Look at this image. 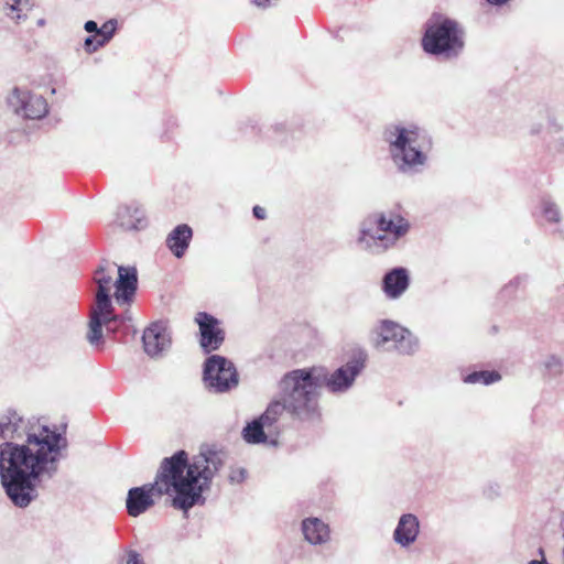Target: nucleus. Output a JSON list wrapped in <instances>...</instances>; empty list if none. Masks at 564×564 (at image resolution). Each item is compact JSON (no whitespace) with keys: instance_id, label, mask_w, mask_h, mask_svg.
Instances as JSON below:
<instances>
[{"instance_id":"obj_18","label":"nucleus","mask_w":564,"mask_h":564,"mask_svg":"<svg viewBox=\"0 0 564 564\" xmlns=\"http://www.w3.org/2000/svg\"><path fill=\"white\" fill-rule=\"evenodd\" d=\"M193 230L188 225L176 226L166 238V246L176 258H182L188 248Z\"/></svg>"},{"instance_id":"obj_4","label":"nucleus","mask_w":564,"mask_h":564,"mask_svg":"<svg viewBox=\"0 0 564 564\" xmlns=\"http://www.w3.org/2000/svg\"><path fill=\"white\" fill-rule=\"evenodd\" d=\"M383 139L398 172L413 176L424 170L427 154L424 151L425 137L422 130L415 126L391 124L386 128Z\"/></svg>"},{"instance_id":"obj_35","label":"nucleus","mask_w":564,"mask_h":564,"mask_svg":"<svg viewBox=\"0 0 564 564\" xmlns=\"http://www.w3.org/2000/svg\"><path fill=\"white\" fill-rule=\"evenodd\" d=\"M488 2L492 3V4H503L506 3L508 0H487Z\"/></svg>"},{"instance_id":"obj_33","label":"nucleus","mask_w":564,"mask_h":564,"mask_svg":"<svg viewBox=\"0 0 564 564\" xmlns=\"http://www.w3.org/2000/svg\"><path fill=\"white\" fill-rule=\"evenodd\" d=\"M253 215L254 217H257L258 219H264L265 218V209L260 207V206H254L253 207Z\"/></svg>"},{"instance_id":"obj_3","label":"nucleus","mask_w":564,"mask_h":564,"mask_svg":"<svg viewBox=\"0 0 564 564\" xmlns=\"http://www.w3.org/2000/svg\"><path fill=\"white\" fill-rule=\"evenodd\" d=\"M366 351L358 350L346 364L329 375L323 367L288 372L283 377V387L288 395L289 409L301 421H317L321 416L318 406L321 387L325 386L333 393L346 392L366 367Z\"/></svg>"},{"instance_id":"obj_8","label":"nucleus","mask_w":564,"mask_h":564,"mask_svg":"<svg viewBox=\"0 0 564 564\" xmlns=\"http://www.w3.org/2000/svg\"><path fill=\"white\" fill-rule=\"evenodd\" d=\"M7 102L15 115L25 119H41L48 111L46 100L26 88L14 87L7 97Z\"/></svg>"},{"instance_id":"obj_12","label":"nucleus","mask_w":564,"mask_h":564,"mask_svg":"<svg viewBox=\"0 0 564 564\" xmlns=\"http://www.w3.org/2000/svg\"><path fill=\"white\" fill-rule=\"evenodd\" d=\"M420 531L419 518L414 513H403L393 531V542L402 549H408L416 542Z\"/></svg>"},{"instance_id":"obj_31","label":"nucleus","mask_w":564,"mask_h":564,"mask_svg":"<svg viewBox=\"0 0 564 564\" xmlns=\"http://www.w3.org/2000/svg\"><path fill=\"white\" fill-rule=\"evenodd\" d=\"M561 366H562V361L558 357L556 356H550L546 361H545V367L547 369H556V370H560L561 369Z\"/></svg>"},{"instance_id":"obj_26","label":"nucleus","mask_w":564,"mask_h":564,"mask_svg":"<svg viewBox=\"0 0 564 564\" xmlns=\"http://www.w3.org/2000/svg\"><path fill=\"white\" fill-rule=\"evenodd\" d=\"M541 207H542V214L547 221L555 223V224L561 221L562 215H561L560 207L557 206L556 203H554L551 199L545 198L542 200Z\"/></svg>"},{"instance_id":"obj_17","label":"nucleus","mask_w":564,"mask_h":564,"mask_svg":"<svg viewBox=\"0 0 564 564\" xmlns=\"http://www.w3.org/2000/svg\"><path fill=\"white\" fill-rule=\"evenodd\" d=\"M409 286L408 271L395 268L386 273L382 281V290L389 299L400 297Z\"/></svg>"},{"instance_id":"obj_36","label":"nucleus","mask_w":564,"mask_h":564,"mask_svg":"<svg viewBox=\"0 0 564 564\" xmlns=\"http://www.w3.org/2000/svg\"><path fill=\"white\" fill-rule=\"evenodd\" d=\"M36 24L40 25V26H43L45 24V19H39L36 21Z\"/></svg>"},{"instance_id":"obj_28","label":"nucleus","mask_w":564,"mask_h":564,"mask_svg":"<svg viewBox=\"0 0 564 564\" xmlns=\"http://www.w3.org/2000/svg\"><path fill=\"white\" fill-rule=\"evenodd\" d=\"M111 37H85L84 47L87 53H94L98 47L108 43Z\"/></svg>"},{"instance_id":"obj_14","label":"nucleus","mask_w":564,"mask_h":564,"mask_svg":"<svg viewBox=\"0 0 564 564\" xmlns=\"http://www.w3.org/2000/svg\"><path fill=\"white\" fill-rule=\"evenodd\" d=\"M116 271L118 273V279L115 283L116 300L120 304L129 303L137 290V270L133 267L119 265L116 268Z\"/></svg>"},{"instance_id":"obj_13","label":"nucleus","mask_w":564,"mask_h":564,"mask_svg":"<svg viewBox=\"0 0 564 564\" xmlns=\"http://www.w3.org/2000/svg\"><path fill=\"white\" fill-rule=\"evenodd\" d=\"M422 47L427 54L447 59L462 52L464 42L462 37H422Z\"/></svg>"},{"instance_id":"obj_5","label":"nucleus","mask_w":564,"mask_h":564,"mask_svg":"<svg viewBox=\"0 0 564 564\" xmlns=\"http://www.w3.org/2000/svg\"><path fill=\"white\" fill-rule=\"evenodd\" d=\"M410 228L409 220L398 213H375L361 221L357 243L361 249L381 253L393 248Z\"/></svg>"},{"instance_id":"obj_20","label":"nucleus","mask_w":564,"mask_h":564,"mask_svg":"<svg viewBox=\"0 0 564 564\" xmlns=\"http://www.w3.org/2000/svg\"><path fill=\"white\" fill-rule=\"evenodd\" d=\"M32 7L31 0H3L2 10L6 17L19 23L26 19V11Z\"/></svg>"},{"instance_id":"obj_32","label":"nucleus","mask_w":564,"mask_h":564,"mask_svg":"<svg viewBox=\"0 0 564 564\" xmlns=\"http://www.w3.org/2000/svg\"><path fill=\"white\" fill-rule=\"evenodd\" d=\"M84 30L89 33V34H93V35H96L97 33H99V26L98 24L93 21V20H89L87 22H85L84 24Z\"/></svg>"},{"instance_id":"obj_21","label":"nucleus","mask_w":564,"mask_h":564,"mask_svg":"<svg viewBox=\"0 0 564 564\" xmlns=\"http://www.w3.org/2000/svg\"><path fill=\"white\" fill-rule=\"evenodd\" d=\"M117 265L115 263L106 262L100 265L95 273V282L98 285L97 293L109 294L112 285V276L116 272Z\"/></svg>"},{"instance_id":"obj_11","label":"nucleus","mask_w":564,"mask_h":564,"mask_svg":"<svg viewBox=\"0 0 564 564\" xmlns=\"http://www.w3.org/2000/svg\"><path fill=\"white\" fill-rule=\"evenodd\" d=\"M144 351L152 358L161 357L171 346V335L162 322L151 324L142 336Z\"/></svg>"},{"instance_id":"obj_30","label":"nucleus","mask_w":564,"mask_h":564,"mask_svg":"<svg viewBox=\"0 0 564 564\" xmlns=\"http://www.w3.org/2000/svg\"><path fill=\"white\" fill-rule=\"evenodd\" d=\"M123 564H144V561L138 552L129 551L126 555Z\"/></svg>"},{"instance_id":"obj_7","label":"nucleus","mask_w":564,"mask_h":564,"mask_svg":"<svg viewBox=\"0 0 564 564\" xmlns=\"http://www.w3.org/2000/svg\"><path fill=\"white\" fill-rule=\"evenodd\" d=\"M204 382L210 392L224 393L238 386V373L227 358L213 355L205 361Z\"/></svg>"},{"instance_id":"obj_19","label":"nucleus","mask_w":564,"mask_h":564,"mask_svg":"<svg viewBox=\"0 0 564 564\" xmlns=\"http://www.w3.org/2000/svg\"><path fill=\"white\" fill-rule=\"evenodd\" d=\"M118 220L127 230H139L145 227L147 220L143 210L137 205H127L118 210Z\"/></svg>"},{"instance_id":"obj_22","label":"nucleus","mask_w":564,"mask_h":564,"mask_svg":"<svg viewBox=\"0 0 564 564\" xmlns=\"http://www.w3.org/2000/svg\"><path fill=\"white\" fill-rule=\"evenodd\" d=\"M281 389H282V392H283V395H284V402L281 403V402H273L271 403L268 409L265 410V412L260 416L261 421H263L268 427L272 426L278 417L283 413L284 410H288L289 412H291L296 419H299L288 406V401H286V392L284 390V387H283V379L281 380Z\"/></svg>"},{"instance_id":"obj_29","label":"nucleus","mask_w":564,"mask_h":564,"mask_svg":"<svg viewBox=\"0 0 564 564\" xmlns=\"http://www.w3.org/2000/svg\"><path fill=\"white\" fill-rule=\"evenodd\" d=\"M247 471L242 467L231 468L228 475V479L230 484L238 485L241 484L246 479Z\"/></svg>"},{"instance_id":"obj_24","label":"nucleus","mask_w":564,"mask_h":564,"mask_svg":"<svg viewBox=\"0 0 564 564\" xmlns=\"http://www.w3.org/2000/svg\"><path fill=\"white\" fill-rule=\"evenodd\" d=\"M552 118L549 111L542 110L536 115L530 118L528 124V131L531 135H539L545 128L546 124L551 122Z\"/></svg>"},{"instance_id":"obj_16","label":"nucleus","mask_w":564,"mask_h":564,"mask_svg":"<svg viewBox=\"0 0 564 564\" xmlns=\"http://www.w3.org/2000/svg\"><path fill=\"white\" fill-rule=\"evenodd\" d=\"M463 30L459 24L441 13H433L424 24L422 35H460Z\"/></svg>"},{"instance_id":"obj_2","label":"nucleus","mask_w":564,"mask_h":564,"mask_svg":"<svg viewBox=\"0 0 564 564\" xmlns=\"http://www.w3.org/2000/svg\"><path fill=\"white\" fill-rule=\"evenodd\" d=\"M227 454L216 447H204L188 462L185 451L165 457L153 484L129 489L126 500L128 514L139 517L154 505L153 496L172 497L175 509L187 512L204 505V492L210 489L212 480L225 466Z\"/></svg>"},{"instance_id":"obj_9","label":"nucleus","mask_w":564,"mask_h":564,"mask_svg":"<svg viewBox=\"0 0 564 564\" xmlns=\"http://www.w3.org/2000/svg\"><path fill=\"white\" fill-rule=\"evenodd\" d=\"M112 304L109 294L97 293L96 304L91 310L89 330L87 340L90 345H98L102 338V325H106L108 330H112L110 324L118 322L121 318L112 313Z\"/></svg>"},{"instance_id":"obj_6","label":"nucleus","mask_w":564,"mask_h":564,"mask_svg":"<svg viewBox=\"0 0 564 564\" xmlns=\"http://www.w3.org/2000/svg\"><path fill=\"white\" fill-rule=\"evenodd\" d=\"M370 337L377 348L395 349L402 355H412L419 348L417 338L409 329L389 319L380 321Z\"/></svg>"},{"instance_id":"obj_27","label":"nucleus","mask_w":564,"mask_h":564,"mask_svg":"<svg viewBox=\"0 0 564 564\" xmlns=\"http://www.w3.org/2000/svg\"><path fill=\"white\" fill-rule=\"evenodd\" d=\"M122 24L123 22L118 19H109L99 28V33L96 35H115L117 31L122 30Z\"/></svg>"},{"instance_id":"obj_1","label":"nucleus","mask_w":564,"mask_h":564,"mask_svg":"<svg viewBox=\"0 0 564 564\" xmlns=\"http://www.w3.org/2000/svg\"><path fill=\"white\" fill-rule=\"evenodd\" d=\"M0 481L17 508H28L39 497L35 481L52 479L58 471L68 442L62 431L32 424L17 411L0 415Z\"/></svg>"},{"instance_id":"obj_15","label":"nucleus","mask_w":564,"mask_h":564,"mask_svg":"<svg viewBox=\"0 0 564 564\" xmlns=\"http://www.w3.org/2000/svg\"><path fill=\"white\" fill-rule=\"evenodd\" d=\"M301 531L304 540L313 546H322L330 541V528L328 523L316 517L302 520Z\"/></svg>"},{"instance_id":"obj_25","label":"nucleus","mask_w":564,"mask_h":564,"mask_svg":"<svg viewBox=\"0 0 564 564\" xmlns=\"http://www.w3.org/2000/svg\"><path fill=\"white\" fill-rule=\"evenodd\" d=\"M501 379V376L496 371H475L467 375L464 379L466 383H482L490 384Z\"/></svg>"},{"instance_id":"obj_34","label":"nucleus","mask_w":564,"mask_h":564,"mask_svg":"<svg viewBox=\"0 0 564 564\" xmlns=\"http://www.w3.org/2000/svg\"><path fill=\"white\" fill-rule=\"evenodd\" d=\"M521 283V279L520 278H516L514 280H512L510 283H509V286H513V288H517L519 286Z\"/></svg>"},{"instance_id":"obj_10","label":"nucleus","mask_w":564,"mask_h":564,"mask_svg":"<svg viewBox=\"0 0 564 564\" xmlns=\"http://www.w3.org/2000/svg\"><path fill=\"white\" fill-rule=\"evenodd\" d=\"M194 321L198 325L202 349L207 354L217 350L225 339L219 321L206 312H198Z\"/></svg>"},{"instance_id":"obj_23","label":"nucleus","mask_w":564,"mask_h":564,"mask_svg":"<svg viewBox=\"0 0 564 564\" xmlns=\"http://www.w3.org/2000/svg\"><path fill=\"white\" fill-rule=\"evenodd\" d=\"M268 425L261 419L253 420L242 431V436L247 443L259 444L265 441L264 429Z\"/></svg>"}]
</instances>
